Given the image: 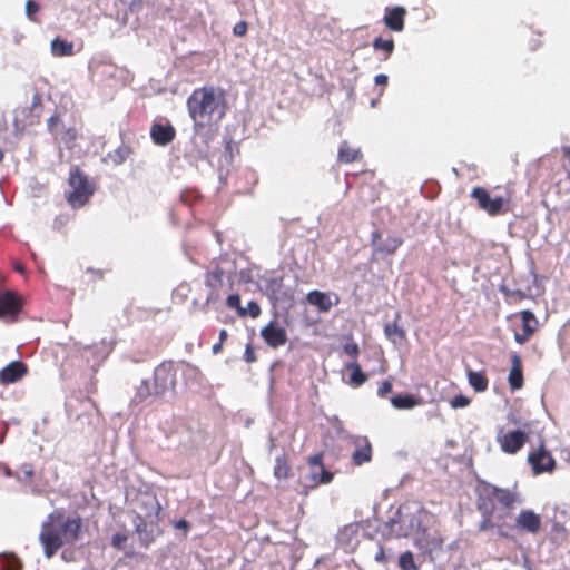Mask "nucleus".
Returning <instances> with one entry per match:
<instances>
[{"label": "nucleus", "mask_w": 570, "mask_h": 570, "mask_svg": "<svg viewBox=\"0 0 570 570\" xmlns=\"http://www.w3.org/2000/svg\"><path fill=\"white\" fill-rule=\"evenodd\" d=\"M187 109L196 126L214 125L225 115L224 90L214 87L195 89L187 99Z\"/></svg>", "instance_id": "f257e3e1"}, {"label": "nucleus", "mask_w": 570, "mask_h": 570, "mask_svg": "<svg viewBox=\"0 0 570 570\" xmlns=\"http://www.w3.org/2000/svg\"><path fill=\"white\" fill-rule=\"evenodd\" d=\"M39 541L47 558H51L66 543L55 513L49 514L42 522Z\"/></svg>", "instance_id": "f03ea898"}, {"label": "nucleus", "mask_w": 570, "mask_h": 570, "mask_svg": "<svg viewBox=\"0 0 570 570\" xmlns=\"http://www.w3.org/2000/svg\"><path fill=\"white\" fill-rule=\"evenodd\" d=\"M69 187L67 200L72 208L83 206L94 194V187L89 184L87 176L78 168L70 171Z\"/></svg>", "instance_id": "7ed1b4c3"}, {"label": "nucleus", "mask_w": 570, "mask_h": 570, "mask_svg": "<svg viewBox=\"0 0 570 570\" xmlns=\"http://www.w3.org/2000/svg\"><path fill=\"white\" fill-rule=\"evenodd\" d=\"M386 527L396 537H407L414 530L421 529V520L409 511L407 505H401L392 517L389 518Z\"/></svg>", "instance_id": "20e7f679"}, {"label": "nucleus", "mask_w": 570, "mask_h": 570, "mask_svg": "<svg viewBox=\"0 0 570 570\" xmlns=\"http://www.w3.org/2000/svg\"><path fill=\"white\" fill-rule=\"evenodd\" d=\"M154 394L163 397L166 392L176 385V371L171 362H163L154 371Z\"/></svg>", "instance_id": "39448f33"}, {"label": "nucleus", "mask_w": 570, "mask_h": 570, "mask_svg": "<svg viewBox=\"0 0 570 570\" xmlns=\"http://www.w3.org/2000/svg\"><path fill=\"white\" fill-rule=\"evenodd\" d=\"M528 463L530 464L534 475L542 473H551L556 470L557 463L550 451L541 441L539 448L528 454Z\"/></svg>", "instance_id": "423d86ee"}, {"label": "nucleus", "mask_w": 570, "mask_h": 570, "mask_svg": "<svg viewBox=\"0 0 570 570\" xmlns=\"http://www.w3.org/2000/svg\"><path fill=\"white\" fill-rule=\"evenodd\" d=\"M215 137L214 125H204L203 127L194 124V136L191 138V153L198 158H206L210 142Z\"/></svg>", "instance_id": "0eeeda50"}, {"label": "nucleus", "mask_w": 570, "mask_h": 570, "mask_svg": "<svg viewBox=\"0 0 570 570\" xmlns=\"http://www.w3.org/2000/svg\"><path fill=\"white\" fill-rule=\"evenodd\" d=\"M41 111V97L35 94L32 104L28 108H20L14 110V125L19 127L31 126L38 121Z\"/></svg>", "instance_id": "6e6552de"}, {"label": "nucleus", "mask_w": 570, "mask_h": 570, "mask_svg": "<svg viewBox=\"0 0 570 570\" xmlns=\"http://www.w3.org/2000/svg\"><path fill=\"white\" fill-rule=\"evenodd\" d=\"M521 317V331H515L514 340L519 344L527 343L530 337L535 333L539 326V322L531 311H522Z\"/></svg>", "instance_id": "1a4fd4ad"}, {"label": "nucleus", "mask_w": 570, "mask_h": 570, "mask_svg": "<svg viewBox=\"0 0 570 570\" xmlns=\"http://www.w3.org/2000/svg\"><path fill=\"white\" fill-rule=\"evenodd\" d=\"M515 528L535 534L541 529V518L532 510H522L515 519Z\"/></svg>", "instance_id": "9d476101"}, {"label": "nucleus", "mask_w": 570, "mask_h": 570, "mask_svg": "<svg viewBox=\"0 0 570 570\" xmlns=\"http://www.w3.org/2000/svg\"><path fill=\"white\" fill-rule=\"evenodd\" d=\"M527 441L528 434L524 431H510L501 438V450L514 454L524 446Z\"/></svg>", "instance_id": "9b49d317"}, {"label": "nucleus", "mask_w": 570, "mask_h": 570, "mask_svg": "<svg viewBox=\"0 0 570 570\" xmlns=\"http://www.w3.org/2000/svg\"><path fill=\"white\" fill-rule=\"evenodd\" d=\"M261 335L264 341L274 348L284 345L287 341L285 328L275 322H271L263 327Z\"/></svg>", "instance_id": "f8f14e48"}, {"label": "nucleus", "mask_w": 570, "mask_h": 570, "mask_svg": "<svg viewBox=\"0 0 570 570\" xmlns=\"http://www.w3.org/2000/svg\"><path fill=\"white\" fill-rule=\"evenodd\" d=\"M511 367L508 374V383L512 391L522 389L524 384L522 358L518 353L510 355Z\"/></svg>", "instance_id": "ddd939ff"}, {"label": "nucleus", "mask_w": 570, "mask_h": 570, "mask_svg": "<svg viewBox=\"0 0 570 570\" xmlns=\"http://www.w3.org/2000/svg\"><path fill=\"white\" fill-rule=\"evenodd\" d=\"M355 451L352 454V462L355 465L367 463L372 459V446L366 436H356L353 441Z\"/></svg>", "instance_id": "4468645a"}, {"label": "nucleus", "mask_w": 570, "mask_h": 570, "mask_svg": "<svg viewBox=\"0 0 570 570\" xmlns=\"http://www.w3.org/2000/svg\"><path fill=\"white\" fill-rule=\"evenodd\" d=\"M160 396H156L154 394V387L150 385L148 380H142L140 384L136 387V393L131 397L129 406L134 410L141 404H149L155 399H159Z\"/></svg>", "instance_id": "2eb2a0df"}, {"label": "nucleus", "mask_w": 570, "mask_h": 570, "mask_svg": "<svg viewBox=\"0 0 570 570\" xmlns=\"http://www.w3.org/2000/svg\"><path fill=\"white\" fill-rule=\"evenodd\" d=\"M58 524L66 543H72L79 539L81 531V520L79 518L62 520L58 515Z\"/></svg>", "instance_id": "dca6fc26"}, {"label": "nucleus", "mask_w": 570, "mask_h": 570, "mask_svg": "<svg viewBox=\"0 0 570 570\" xmlns=\"http://www.w3.org/2000/svg\"><path fill=\"white\" fill-rule=\"evenodd\" d=\"M27 373V366L19 361H13L0 371V383L11 384L20 380Z\"/></svg>", "instance_id": "f3484780"}, {"label": "nucleus", "mask_w": 570, "mask_h": 570, "mask_svg": "<svg viewBox=\"0 0 570 570\" xmlns=\"http://www.w3.org/2000/svg\"><path fill=\"white\" fill-rule=\"evenodd\" d=\"M471 196L478 200L479 207L490 215L495 216L499 214V198L491 199L489 193L481 187H475Z\"/></svg>", "instance_id": "a211bd4d"}, {"label": "nucleus", "mask_w": 570, "mask_h": 570, "mask_svg": "<svg viewBox=\"0 0 570 570\" xmlns=\"http://www.w3.org/2000/svg\"><path fill=\"white\" fill-rule=\"evenodd\" d=\"M150 136L155 144L165 146L175 138V129L171 125L154 124L150 128Z\"/></svg>", "instance_id": "6ab92c4d"}, {"label": "nucleus", "mask_w": 570, "mask_h": 570, "mask_svg": "<svg viewBox=\"0 0 570 570\" xmlns=\"http://www.w3.org/2000/svg\"><path fill=\"white\" fill-rule=\"evenodd\" d=\"M20 308L19 298L10 291L0 293V317L16 314Z\"/></svg>", "instance_id": "aec40b11"}, {"label": "nucleus", "mask_w": 570, "mask_h": 570, "mask_svg": "<svg viewBox=\"0 0 570 570\" xmlns=\"http://www.w3.org/2000/svg\"><path fill=\"white\" fill-rule=\"evenodd\" d=\"M405 13L406 10L403 7L389 9L384 17V22L390 29L394 31H402L404 28Z\"/></svg>", "instance_id": "412c9836"}, {"label": "nucleus", "mask_w": 570, "mask_h": 570, "mask_svg": "<svg viewBox=\"0 0 570 570\" xmlns=\"http://www.w3.org/2000/svg\"><path fill=\"white\" fill-rule=\"evenodd\" d=\"M307 302L316 306L321 312H328L333 306L331 296L320 291H312L307 294Z\"/></svg>", "instance_id": "4be33fe9"}, {"label": "nucleus", "mask_w": 570, "mask_h": 570, "mask_svg": "<svg viewBox=\"0 0 570 570\" xmlns=\"http://www.w3.org/2000/svg\"><path fill=\"white\" fill-rule=\"evenodd\" d=\"M400 313L395 314V318L393 323H386L384 325V334L385 336L394 344L402 342L405 337V331L397 325V320L400 318Z\"/></svg>", "instance_id": "5701e85b"}, {"label": "nucleus", "mask_w": 570, "mask_h": 570, "mask_svg": "<svg viewBox=\"0 0 570 570\" xmlns=\"http://www.w3.org/2000/svg\"><path fill=\"white\" fill-rule=\"evenodd\" d=\"M391 403L395 409L410 410L420 405L422 401L410 394H399L391 399Z\"/></svg>", "instance_id": "b1692460"}, {"label": "nucleus", "mask_w": 570, "mask_h": 570, "mask_svg": "<svg viewBox=\"0 0 570 570\" xmlns=\"http://www.w3.org/2000/svg\"><path fill=\"white\" fill-rule=\"evenodd\" d=\"M361 157V150L352 148L346 141H343L338 149V160L342 163H352Z\"/></svg>", "instance_id": "393cba45"}, {"label": "nucleus", "mask_w": 570, "mask_h": 570, "mask_svg": "<svg viewBox=\"0 0 570 570\" xmlns=\"http://www.w3.org/2000/svg\"><path fill=\"white\" fill-rule=\"evenodd\" d=\"M468 380L475 392H484L488 387V380L482 372L468 370Z\"/></svg>", "instance_id": "a878e982"}, {"label": "nucleus", "mask_w": 570, "mask_h": 570, "mask_svg": "<svg viewBox=\"0 0 570 570\" xmlns=\"http://www.w3.org/2000/svg\"><path fill=\"white\" fill-rule=\"evenodd\" d=\"M309 468H313V470H320V480L322 484H327L332 481L333 474L324 468L322 463V454H316L309 459Z\"/></svg>", "instance_id": "bb28decb"}, {"label": "nucleus", "mask_w": 570, "mask_h": 570, "mask_svg": "<svg viewBox=\"0 0 570 570\" xmlns=\"http://www.w3.org/2000/svg\"><path fill=\"white\" fill-rule=\"evenodd\" d=\"M51 50L56 56H70L72 55L73 45L72 42L56 38L51 41Z\"/></svg>", "instance_id": "cd10ccee"}, {"label": "nucleus", "mask_w": 570, "mask_h": 570, "mask_svg": "<svg viewBox=\"0 0 570 570\" xmlns=\"http://www.w3.org/2000/svg\"><path fill=\"white\" fill-rule=\"evenodd\" d=\"M21 563L13 553H0V570H20Z\"/></svg>", "instance_id": "c85d7f7f"}, {"label": "nucleus", "mask_w": 570, "mask_h": 570, "mask_svg": "<svg viewBox=\"0 0 570 570\" xmlns=\"http://www.w3.org/2000/svg\"><path fill=\"white\" fill-rule=\"evenodd\" d=\"M283 289V279L281 277H273L267 281L266 291L271 299L278 301Z\"/></svg>", "instance_id": "c756f323"}, {"label": "nucleus", "mask_w": 570, "mask_h": 570, "mask_svg": "<svg viewBox=\"0 0 570 570\" xmlns=\"http://www.w3.org/2000/svg\"><path fill=\"white\" fill-rule=\"evenodd\" d=\"M351 370L350 384L360 386L366 381V375L362 372L361 366L357 363H350L346 365Z\"/></svg>", "instance_id": "7c9ffc66"}, {"label": "nucleus", "mask_w": 570, "mask_h": 570, "mask_svg": "<svg viewBox=\"0 0 570 570\" xmlns=\"http://www.w3.org/2000/svg\"><path fill=\"white\" fill-rule=\"evenodd\" d=\"M521 502L520 493L517 491L501 489V505L505 508H511L515 503Z\"/></svg>", "instance_id": "2f4dec72"}, {"label": "nucleus", "mask_w": 570, "mask_h": 570, "mask_svg": "<svg viewBox=\"0 0 570 570\" xmlns=\"http://www.w3.org/2000/svg\"><path fill=\"white\" fill-rule=\"evenodd\" d=\"M224 271L216 266L213 271L206 274L205 283L208 287L216 288L222 285Z\"/></svg>", "instance_id": "473e14b6"}, {"label": "nucleus", "mask_w": 570, "mask_h": 570, "mask_svg": "<svg viewBox=\"0 0 570 570\" xmlns=\"http://www.w3.org/2000/svg\"><path fill=\"white\" fill-rule=\"evenodd\" d=\"M289 466L284 455L275 459L274 476L277 479H286L288 476Z\"/></svg>", "instance_id": "72a5a7b5"}, {"label": "nucleus", "mask_w": 570, "mask_h": 570, "mask_svg": "<svg viewBox=\"0 0 570 570\" xmlns=\"http://www.w3.org/2000/svg\"><path fill=\"white\" fill-rule=\"evenodd\" d=\"M130 154V149L127 146H120L116 150L109 153L107 158L115 165H121Z\"/></svg>", "instance_id": "f704fd0d"}, {"label": "nucleus", "mask_w": 570, "mask_h": 570, "mask_svg": "<svg viewBox=\"0 0 570 570\" xmlns=\"http://www.w3.org/2000/svg\"><path fill=\"white\" fill-rule=\"evenodd\" d=\"M320 478H321L320 470H316V469L313 470V468H309V472L303 479V487L304 488L317 487V484L322 483Z\"/></svg>", "instance_id": "c9c22d12"}, {"label": "nucleus", "mask_w": 570, "mask_h": 570, "mask_svg": "<svg viewBox=\"0 0 570 570\" xmlns=\"http://www.w3.org/2000/svg\"><path fill=\"white\" fill-rule=\"evenodd\" d=\"M402 244V240L397 237L387 238L381 247L377 248L379 252H383L386 254H393L399 246Z\"/></svg>", "instance_id": "e433bc0d"}, {"label": "nucleus", "mask_w": 570, "mask_h": 570, "mask_svg": "<svg viewBox=\"0 0 570 570\" xmlns=\"http://www.w3.org/2000/svg\"><path fill=\"white\" fill-rule=\"evenodd\" d=\"M399 566L402 570H414L415 563L413 554L410 551L403 552L399 558Z\"/></svg>", "instance_id": "4c0bfd02"}, {"label": "nucleus", "mask_w": 570, "mask_h": 570, "mask_svg": "<svg viewBox=\"0 0 570 570\" xmlns=\"http://www.w3.org/2000/svg\"><path fill=\"white\" fill-rule=\"evenodd\" d=\"M259 314H261V307L254 301H250L245 308L242 307V309H239L240 316L249 315L253 318H255V317L259 316Z\"/></svg>", "instance_id": "58836bf2"}, {"label": "nucleus", "mask_w": 570, "mask_h": 570, "mask_svg": "<svg viewBox=\"0 0 570 570\" xmlns=\"http://www.w3.org/2000/svg\"><path fill=\"white\" fill-rule=\"evenodd\" d=\"M393 41L391 39H382L376 38L374 40V48L375 49H382L385 52H391L393 50Z\"/></svg>", "instance_id": "ea45409f"}, {"label": "nucleus", "mask_w": 570, "mask_h": 570, "mask_svg": "<svg viewBox=\"0 0 570 570\" xmlns=\"http://www.w3.org/2000/svg\"><path fill=\"white\" fill-rule=\"evenodd\" d=\"M127 540H128V535L124 532H119V533H116L112 535L111 544L114 548H116L118 550H122L124 544L126 543Z\"/></svg>", "instance_id": "a19ab883"}, {"label": "nucleus", "mask_w": 570, "mask_h": 570, "mask_svg": "<svg viewBox=\"0 0 570 570\" xmlns=\"http://www.w3.org/2000/svg\"><path fill=\"white\" fill-rule=\"evenodd\" d=\"M450 404L453 409H462L470 404V399L464 395H456L451 400Z\"/></svg>", "instance_id": "79ce46f5"}, {"label": "nucleus", "mask_w": 570, "mask_h": 570, "mask_svg": "<svg viewBox=\"0 0 570 570\" xmlns=\"http://www.w3.org/2000/svg\"><path fill=\"white\" fill-rule=\"evenodd\" d=\"M61 122V118H60V115L56 114V115H52L48 121H47V127H48V130L50 132H55L57 127L60 125Z\"/></svg>", "instance_id": "37998d69"}, {"label": "nucleus", "mask_w": 570, "mask_h": 570, "mask_svg": "<svg viewBox=\"0 0 570 570\" xmlns=\"http://www.w3.org/2000/svg\"><path fill=\"white\" fill-rule=\"evenodd\" d=\"M227 306L229 308H235L239 313L240 307V298L237 294H232L227 297Z\"/></svg>", "instance_id": "c03bdc74"}, {"label": "nucleus", "mask_w": 570, "mask_h": 570, "mask_svg": "<svg viewBox=\"0 0 570 570\" xmlns=\"http://www.w3.org/2000/svg\"><path fill=\"white\" fill-rule=\"evenodd\" d=\"M344 352H345L348 356H351V357L355 358V357L357 356V354H358V346H357V344H355V343L346 344V345L344 346Z\"/></svg>", "instance_id": "a18cd8bd"}, {"label": "nucleus", "mask_w": 570, "mask_h": 570, "mask_svg": "<svg viewBox=\"0 0 570 570\" xmlns=\"http://www.w3.org/2000/svg\"><path fill=\"white\" fill-rule=\"evenodd\" d=\"M38 10H39V6H38L36 2H33V1H31V0L27 1V3H26V13H27V16H28L29 18H32V16H33Z\"/></svg>", "instance_id": "49530a36"}, {"label": "nucleus", "mask_w": 570, "mask_h": 570, "mask_svg": "<svg viewBox=\"0 0 570 570\" xmlns=\"http://www.w3.org/2000/svg\"><path fill=\"white\" fill-rule=\"evenodd\" d=\"M392 391V384L389 381H384L377 390L379 396L383 397Z\"/></svg>", "instance_id": "de8ad7c7"}, {"label": "nucleus", "mask_w": 570, "mask_h": 570, "mask_svg": "<svg viewBox=\"0 0 570 570\" xmlns=\"http://www.w3.org/2000/svg\"><path fill=\"white\" fill-rule=\"evenodd\" d=\"M247 31V24L246 22H238L236 23V26L234 27V33L236 36H244Z\"/></svg>", "instance_id": "09e8293b"}, {"label": "nucleus", "mask_w": 570, "mask_h": 570, "mask_svg": "<svg viewBox=\"0 0 570 570\" xmlns=\"http://www.w3.org/2000/svg\"><path fill=\"white\" fill-rule=\"evenodd\" d=\"M375 561L380 562V563H385L387 562V557L385 554V551L382 547L379 548L377 552L375 553V557H374Z\"/></svg>", "instance_id": "8fccbe9b"}, {"label": "nucleus", "mask_w": 570, "mask_h": 570, "mask_svg": "<svg viewBox=\"0 0 570 570\" xmlns=\"http://www.w3.org/2000/svg\"><path fill=\"white\" fill-rule=\"evenodd\" d=\"M374 81L377 86L385 85L387 82V76L385 73H379Z\"/></svg>", "instance_id": "3c124183"}, {"label": "nucleus", "mask_w": 570, "mask_h": 570, "mask_svg": "<svg viewBox=\"0 0 570 570\" xmlns=\"http://www.w3.org/2000/svg\"><path fill=\"white\" fill-rule=\"evenodd\" d=\"M175 527L179 530L187 531L189 529V523L186 520L181 519L175 523Z\"/></svg>", "instance_id": "603ef678"}, {"label": "nucleus", "mask_w": 570, "mask_h": 570, "mask_svg": "<svg viewBox=\"0 0 570 570\" xmlns=\"http://www.w3.org/2000/svg\"><path fill=\"white\" fill-rule=\"evenodd\" d=\"M22 472H23L24 479H30L33 475V470L30 465H23Z\"/></svg>", "instance_id": "864d4df0"}, {"label": "nucleus", "mask_w": 570, "mask_h": 570, "mask_svg": "<svg viewBox=\"0 0 570 570\" xmlns=\"http://www.w3.org/2000/svg\"><path fill=\"white\" fill-rule=\"evenodd\" d=\"M245 360L247 362H253L255 360L254 352L252 351V348L249 346H247V348L245 351Z\"/></svg>", "instance_id": "5fc2aeb1"}, {"label": "nucleus", "mask_w": 570, "mask_h": 570, "mask_svg": "<svg viewBox=\"0 0 570 570\" xmlns=\"http://www.w3.org/2000/svg\"><path fill=\"white\" fill-rule=\"evenodd\" d=\"M492 527H493V524L490 522V520L488 518H484L483 521L480 523L481 530H488Z\"/></svg>", "instance_id": "6e6d98bb"}, {"label": "nucleus", "mask_w": 570, "mask_h": 570, "mask_svg": "<svg viewBox=\"0 0 570 570\" xmlns=\"http://www.w3.org/2000/svg\"><path fill=\"white\" fill-rule=\"evenodd\" d=\"M220 350H222V343L220 342L213 345V353L214 354L219 353Z\"/></svg>", "instance_id": "4d7b16f0"}, {"label": "nucleus", "mask_w": 570, "mask_h": 570, "mask_svg": "<svg viewBox=\"0 0 570 570\" xmlns=\"http://www.w3.org/2000/svg\"><path fill=\"white\" fill-rule=\"evenodd\" d=\"M479 509L482 511L484 515L489 512V509L484 503L479 502Z\"/></svg>", "instance_id": "13d9d810"}, {"label": "nucleus", "mask_w": 570, "mask_h": 570, "mask_svg": "<svg viewBox=\"0 0 570 570\" xmlns=\"http://www.w3.org/2000/svg\"><path fill=\"white\" fill-rule=\"evenodd\" d=\"M227 337V331L226 330H222L219 332V342L223 343L224 340H226Z\"/></svg>", "instance_id": "bf43d9fd"}, {"label": "nucleus", "mask_w": 570, "mask_h": 570, "mask_svg": "<svg viewBox=\"0 0 570 570\" xmlns=\"http://www.w3.org/2000/svg\"><path fill=\"white\" fill-rule=\"evenodd\" d=\"M275 440L273 438L269 439V445H268V450L269 452H272L274 449H275Z\"/></svg>", "instance_id": "052dcab7"}, {"label": "nucleus", "mask_w": 570, "mask_h": 570, "mask_svg": "<svg viewBox=\"0 0 570 570\" xmlns=\"http://www.w3.org/2000/svg\"><path fill=\"white\" fill-rule=\"evenodd\" d=\"M87 272H89V273H97V274H98V276H99L100 278H102V272H101V271H95L94 268L88 267V268H87Z\"/></svg>", "instance_id": "680f3d73"}, {"label": "nucleus", "mask_w": 570, "mask_h": 570, "mask_svg": "<svg viewBox=\"0 0 570 570\" xmlns=\"http://www.w3.org/2000/svg\"><path fill=\"white\" fill-rule=\"evenodd\" d=\"M14 268H16V271H17V272H19V273H23V272H24V267H23V265H21V264H16Z\"/></svg>", "instance_id": "e2e57ef3"}, {"label": "nucleus", "mask_w": 570, "mask_h": 570, "mask_svg": "<svg viewBox=\"0 0 570 570\" xmlns=\"http://www.w3.org/2000/svg\"><path fill=\"white\" fill-rule=\"evenodd\" d=\"M106 348H107V352H110V351L112 350L111 344H107V345H106Z\"/></svg>", "instance_id": "0e129e2a"}, {"label": "nucleus", "mask_w": 570, "mask_h": 570, "mask_svg": "<svg viewBox=\"0 0 570 570\" xmlns=\"http://www.w3.org/2000/svg\"><path fill=\"white\" fill-rule=\"evenodd\" d=\"M376 101H377L376 99H372L371 100V107H374L376 105Z\"/></svg>", "instance_id": "69168bd1"}, {"label": "nucleus", "mask_w": 570, "mask_h": 570, "mask_svg": "<svg viewBox=\"0 0 570 570\" xmlns=\"http://www.w3.org/2000/svg\"><path fill=\"white\" fill-rule=\"evenodd\" d=\"M3 157H4V154H3V151L0 149V163L2 161Z\"/></svg>", "instance_id": "338daca9"}, {"label": "nucleus", "mask_w": 570, "mask_h": 570, "mask_svg": "<svg viewBox=\"0 0 570 570\" xmlns=\"http://www.w3.org/2000/svg\"><path fill=\"white\" fill-rule=\"evenodd\" d=\"M312 75L314 76L315 80H318V78H320L318 73H312Z\"/></svg>", "instance_id": "774afa93"}]
</instances>
